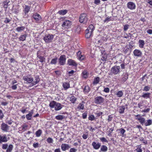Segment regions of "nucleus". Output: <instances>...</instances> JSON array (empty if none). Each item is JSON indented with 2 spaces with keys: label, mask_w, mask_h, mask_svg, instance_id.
Instances as JSON below:
<instances>
[{
  "label": "nucleus",
  "mask_w": 152,
  "mask_h": 152,
  "mask_svg": "<svg viewBox=\"0 0 152 152\" xmlns=\"http://www.w3.org/2000/svg\"><path fill=\"white\" fill-rule=\"evenodd\" d=\"M133 54L135 56L140 57L141 56L142 53L140 50L135 49L133 51Z\"/></svg>",
  "instance_id": "obj_15"
},
{
  "label": "nucleus",
  "mask_w": 152,
  "mask_h": 152,
  "mask_svg": "<svg viewBox=\"0 0 152 152\" xmlns=\"http://www.w3.org/2000/svg\"><path fill=\"white\" fill-rule=\"evenodd\" d=\"M120 67L119 66H114L113 67L111 70V72L114 75H116L120 72Z\"/></svg>",
  "instance_id": "obj_6"
},
{
  "label": "nucleus",
  "mask_w": 152,
  "mask_h": 152,
  "mask_svg": "<svg viewBox=\"0 0 152 152\" xmlns=\"http://www.w3.org/2000/svg\"><path fill=\"white\" fill-rule=\"evenodd\" d=\"M10 21V19L7 18H6L4 21V22L6 23H9Z\"/></svg>",
  "instance_id": "obj_59"
},
{
  "label": "nucleus",
  "mask_w": 152,
  "mask_h": 152,
  "mask_svg": "<svg viewBox=\"0 0 152 152\" xmlns=\"http://www.w3.org/2000/svg\"><path fill=\"white\" fill-rule=\"evenodd\" d=\"M150 93L147 92L146 93L144 94L141 96L145 98H149L150 97Z\"/></svg>",
  "instance_id": "obj_34"
},
{
  "label": "nucleus",
  "mask_w": 152,
  "mask_h": 152,
  "mask_svg": "<svg viewBox=\"0 0 152 152\" xmlns=\"http://www.w3.org/2000/svg\"><path fill=\"white\" fill-rule=\"evenodd\" d=\"M64 88L66 89H67L69 87V84L67 83H64L63 84Z\"/></svg>",
  "instance_id": "obj_36"
},
{
  "label": "nucleus",
  "mask_w": 152,
  "mask_h": 152,
  "mask_svg": "<svg viewBox=\"0 0 152 152\" xmlns=\"http://www.w3.org/2000/svg\"><path fill=\"white\" fill-rule=\"evenodd\" d=\"M124 31H126L128 29L129 27V26L128 25H124Z\"/></svg>",
  "instance_id": "obj_48"
},
{
  "label": "nucleus",
  "mask_w": 152,
  "mask_h": 152,
  "mask_svg": "<svg viewBox=\"0 0 152 152\" xmlns=\"http://www.w3.org/2000/svg\"><path fill=\"white\" fill-rule=\"evenodd\" d=\"M4 116V115L2 110L0 109V119H2Z\"/></svg>",
  "instance_id": "obj_51"
},
{
  "label": "nucleus",
  "mask_w": 152,
  "mask_h": 152,
  "mask_svg": "<svg viewBox=\"0 0 152 152\" xmlns=\"http://www.w3.org/2000/svg\"><path fill=\"white\" fill-rule=\"evenodd\" d=\"M88 119L91 121H93L94 120L95 118L94 116L93 115H91L88 118Z\"/></svg>",
  "instance_id": "obj_44"
},
{
  "label": "nucleus",
  "mask_w": 152,
  "mask_h": 152,
  "mask_svg": "<svg viewBox=\"0 0 152 152\" xmlns=\"http://www.w3.org/2000/svg\"><path fill=\"white\" fill-rule=\"evenodd\" d=\"M87 115V113L85 112L82 114V117L83 119H85L86 118Z\"/></svg>",
  "instance_id": "obj_54"
},
{
  "label": "nucleus",
  "mask_w": 152,
  "mask_h": 152,
  "mask_svg": "<svg viewBox=\"0 0 152 152\" xmlns=\"http://www.w3.org/2000/svg\"><path fill=\"white\" fill-rule=\"evenodd\" d=\"M23 79L25 81H27L28 83H30L33 81V78L32 77H29L27 76H24Z\"/></svg>",
  "instance_id": "obj_17"
},
{
  "label": "nucleus",
  "mask_w": 152,
  "mask_h": 152,
  "mask_svg": "<svg viewBox=\"0 0 152 152\" xmlns=\"http://www.w3.org/2000/svg\"><path fill=\"white\" fill-rule=\"evenodd\" d=\"M103 91L107 93L109 92L110 89L108 88H105Z\"/></svg>",
  "instance_id": "obj_52"
},
{
  "label": "nucleus",
  "mask_w": 152,
  "mask_h": 152,
  "mask_svg": "<svg viewBox=\"0 0 152 152\" xmlns=\"http://www.w3.org/2000/svg\"><path fill=\"white\" fill-rule=\"evenodd\" d=\"M39 144L37 142L34 143L33 144V146L34 148H37L39 147Z\"/></svg>",
  "instance_id": "obj_58"
},
{
  "label": "nucleus",
  "mask_w": 152,
  "mask_h": 152,
  "mask_svg": "<svg viewBox=\"0 0 152 152\" xmlns=\"http://www.w3.org/2000/svg\"><path fill=\"white\" fill-rule=\"evenodd\" d=\"M125 107L124 106H120L119 107L118 111L121 114L124 113L125 109Z\"/></svg>",
  "instance_id": "obj_22"
},
{
  "label": "nucleus",
  "mask_w": 152,
  "mask_h": 152,
  "mask_svg": "<svg viewBox=\"0 0 152 152\" xmlns=\"http://www.w3.org/2000/svg\"><path fill=\"white\" fill-rule=\"evenodd\" d=\"M53 139L50 137H49L47 139V141L49 143H52L53 142Z\"/></svg>",
  "instance_id": "obj_46"
},
{
  "label": "nucleus",
  "mask_w": 152,
  "mask_h": 152,
  "mask_svg": "<svg viewBox=\"0 0 152 152\" xmlns=\"http://www.w3.org/2000/svg\"><path fill=\"white\" fill-rule=\"evenodd\" d=\"M107 150V147L104 145H103L101 146L100 150V152L102 151V152H106Z\"/></svg>",
  "instance_id": "obj_27"
},
{
  "label": "nucleus",
  "mask_w": 152,
  "mask_h": 152,
  "mask_svg": "<svg viewBox=\"0 0 152 152\" xmlns=\"http://www.w3.org/2000/svg\"><path fill=\"white\" fill-rule=\"evenodd\" d=\"M77 98L74 96H72L71 97L70 99V101L73 103H74L76 101Z\"/></svg>",
  "instance_id": "obj_40"
},
{
  "label": "nucleus",
  "mask_w": 152,
  "mask_h": 152,
  "mask_svg": "<svg viewBox=\"0 0 152 152\" xmlns=\"http://www.w3.org/2000/svg\"><path fill=\"white\" fill-rule=\"evenodd\" d=\"M61 147L63 151H65L70 148V147L68 145L66 144H62Z\"/></svg>",
  "instance_id": "obj_16"
},
{
  "label": "nucleus",
  "mask_w": 152,
  "mask_h": 152,
  "mask_svg": "<svg viewBox=\"0 0 152 152\" xmlns=\"http://www.w3.org/2000/svg\"><path fill=\"white\" fill-rule=\"evenodd\" d=\"M42 133V132L41 130L39 129L35 133L36 136L37 137H39L40 136L41 134Z\"/></svg>",
  "instance_id": "obj_33"
},
{
  "label": "nucleus",
  "mask_w": 152,
  "mask_h": 152,
  "mask_svg": "<svg viewBox=\"0 0 152 152\" xmlns=\"http://www.w3.org/2000/svg\"><path fill=\"white\" fill-rule=\"evenodd\" d=\"M10 127L6 124L3 123H2L1 126V129L3 131L7 132L9 129Z\"/></svg>",
  "instance_id": "obj_14"
},
{
  "label": "nucleus",
  "mask_w": 152,
  "mask_h": 152,
  "mask_svg": "<svg viewBox=\"0 0 152 152\" xmlns=\"http://www.w3.org/2000/svg\"><path fill=\"white\" fill-rule=\"evenodd\" d=\"M139 46L140 48H142L145 45L144 41L143 40L140 39L139 40Z\"/></svg>",
  "instance_id": "obj_23"
},
{
  "label": "nucleus",
  "mask_w": 152,
  "mask_h": 152,
  "mask_svg": "<svg viewBox=\"0 0 152 152\" xmlns=\"http://www.w3.org/2000/svg\"><path fill=\"white\" fill-rule=\"evenodd\" d=\"M94 28V26L93 25L91 24L89 25L86 30L85 37L86 38H89L92 36Z\"/></svg>",
  "instance_id": "obj_2"
},
{
  "label": "nucleus",
  "mask_w": 152,
  "mask_h": 152,
  "mask_svg": "<svg viewBox=\"0 0 152 152\" xmlns=\"http://www.w3.org/2000/svg\"><path fill=\"white\" fill-rule=\"evenodd\" d=\"M66 60V56L65 55L61 56L58 59L59 63L61 65H64Z\"/></svg>",
  "instance_id": "obj_8"
},
{
  "label": "nucleus",
  "mask_w": 152,
  "mask_h": 152,
  "mask_svg": "<svg viewBox=\"0 0 152 152\" xmlns=\"http://www.w3.org/2000/svg\"><path fill=\"white\" fill-rule=\"evenodd\" d=\"M116 94L118 97H120L122 96L123 93L121 91H120L118 92Z\"/></svg>",
  "instance_id": "obj_41"
},
{
  "label": "nucleus",
  "mask_w": 152,
  "mask_h": 152,
  "mask_svg": "<svg viewBox=\"0 0 152 152\" xmlns=\"http://www.w3.org/2000/svg\"><path fill=\"white\" fill-rule=\"evenodd\" d=\"M49 106L51 108H54L55 110L58 111L60 110L63 107L64 105L54 101H52L50 102Z\"/></svg>",
  "instance_id": "obj_1"
},
{
  "label": "nucleus",
  "mask_w": 152,
  "mask_h": 152,
  "mask_svg": "<svg viewBox=\"0 0 152 152\" xmlns=\"http://www.w3.org/2000/svg\"><path fill=\"white\" fill-rule=\"evenodd\" d=\"M33 113V110H32L29 113L26 115V118L28 120H31Z\"/></svg>",
  "instance_id": "obj_20"
},
{
  "label": "nucleus",
  "mask_w": 152,
  "mask_h": 152,
  "mask_svg": "<svg viewBox=\"0 0 152 152\" xmlns=\"http://www.w3.org/2000/svg\"><path fill=\"white\" fill-rule=\"evenodd\" d=\"M77 149L74 148H71L70 149L69 152H76Z\"/></svg>",
  "instance_id": "obj_57"
},
{
  "label": "nucleus",
  "mask_w": 152,
  "mask_h": 152,
  "mask_svg": "<svg viewBox=\"0 0 152 152\" xmlns=\"http://www.w3.org/2000/svg\"><path fill=\"white\" fill-rule=\"evenodd\" d=\"M88 134H83L82 136V137H83V138L84 139H86L87 137H88Z\"/></svg>",
  "instance_id": "obj_61"
},
{
  "label": "nucleus",
  "mask_w": 152,
  "mask_h": 152,
  "mask_svg": "<svg viewBox=\"0 0 152 152\" xmlns=\"http://www.w3.org/2000/svg\"><path fill=\"white\" fill-rule=\"evenodd\" d=\"M90 90V88L88 86H86L83 90V91L85 93H88Z\"/></svg>",
  "instance_id": "obj_37"
},
{
  "label": "nucleus",
  "mask_w": 152,
  "mask_h": 152,
  "mask_svg": "<svg viewBox=\"0 0 152 152\" xmlns=\"http://www.w3.org/2000/svg\"><path fill=\"white\" fill-rule=\"evenodd\" d=\"M150 89V87L148 86H145L143 89V91H148Z\"/></svg>",
  "instance_id": "obj_42"
},
{
  "label": "nucleus",
  "mask_w": 152,
  "mask_h": 152,
  "mask_svg": "<svg viewBox=\"0 0 152 152\" xmlns=\"http://www.w3.org/2000/svg\"><path fill=\"white\" fill-rule=\"evenodd\" d=\"M67 12V10H59L58 12V13L60 15H64L66 14Z\"/></svg>",
  "instance_id": "obj_24"
},
{
  "label": "nucleus",
  "mask_w": 152,
  "mask_h": 152,
  "mask_svg": "<svg viewBox=\"0 0 152 152\" xmlns=\"http://www.w3.org/2000/svg\"><path fill=\"white\" fill-rule=\"evenodd\" d=\"M37 57H38L39 59V61L42 63L43 62H45V59L43 56H41L39 55H38L37 56Z\"/></svg>",
  "instance_id": "obj_31"
},
{
  "label": "nucleus",
  "mask_w": 152,
  "mask_h": 152,
  "mask_svg": "<svg viewBox=\"0 0 152 152\" xmlns=\"http://www.w3.org/2000/svg\"><path fill=\"white\" fill-rule=\"evenodd\" d=\"M100 0H95L94 3L96 4H99L100 3Z\"/></svg>",
  "instance_id": "obj_62"
},
{
  "label": "nucleus",
  "mask_w": 152,
  "mask_h": 152,
  "mask_svg": "<svg viewBox=\"0 0 152 152\" xmlns=\"http://www.w3.org/2000/svg\"><path fill=\"white\" fill-rule=\"evenodd\" d=\"M25 28V27L24 26L18 27L16 28V30L18 32H21L22 31H23Z\"/></svg>",
  "instance_id": "obj_30"
},
{
  "label": "nucleus",
  "mask_w": 152,
  "mask_h": 152,
  "mask_svg": "<svg viewBox=\"0 0 152 152\" xmlns=\"http://www.w3.org/2000/svg\"><path fill=\"white\" fill-rule=\"evenodd\" d=\"M27 35L26 34L21 35L19 38L20 41H24L26 40Z\"/></svg>",
  "instance_id": "obj_28"
},
{
  "label": "nucleus",
  "mask_w": 152,
  "mask_h": 152,
  "mask_svg": "<svg viewBox=\"0 0 152 152\" xmlns=\"http://www.w3.org/2000/svg\"><path fill=\"white\" fill-rule=\"evenodd\" d=\"M82 74L83 77L85 78H87L88 76V74L86 71H84L83 72Z\"/></svg>",
  "instance_id": "obj_35"
},
{
  "label": "nucleus",
  "mask_w": 152,
  "mask_h": 152,
  "mask_svg": "<svg viewBox=\"0 0 152 152\" xmlns=\"http://www.w3.org/2000/svg\"><path fill=\"white\" fill-rule=\"evenodd\" d=\"M138 148L136 149L137 152H142V150L141 148V146L140 145L138 146Z\"/></svg>",
  "instance_id": "obj_49"
},
{
  "label": "nucleus",
  "mask_w": 152,
  "mask_h": 152,
  "mask_svg": "<svg viewBox=\"0 0 152 152\" xmlns=\"http://www.w3.org/2000/svg\"><path fill=\"white\" fill-rule=\"evenodd\" d=\"M13 147V145L12 144H10L8 146L7 143L3 144L2 146V148L3 149H7L6 152H11Z\"/></svg>",
  "instance_id": "obj_3"
},
{
  "label": "nucleus",
  "mask_w": 152,
  "mask_h": 152,
  "mask_svg": "<svg viewBox=\"0 0 152 152\" xmlns=\"http://www.w3.org/2000/svg\"><path fill=\"white\" fill-rule=\"evenodd\" d=\"M84 107V105L82 103H80L78 107V108H79L80 109H83Z\"/></svg>",
  "instance_id": "obj_45"
},
{
  "label": "nucleus",
  "mask_w": 152,
  "mask_h": 152,
  "mask_svg": "<svg viewBox=\"0 0 152 152\" xmlns=\"http://www.w3.org/2000/svg\"><path fill=\"white\" fill-rule=\"evenodd\" d=\"M136 119L139 121L142 124L144 123H145V120L144 118L141 117L140 118H137Z\"/></svg>",
  "instance_id": "obj_25"
},
{
  "label": "nucleus",
  "mask_w": 152,
  "mask_h": 152,
  "mask_svg": "<svg viewBox=\"0 0 152 152\" xmlns=\"http://www.w3.org/2000/svg\"><path fill=\"white\" fill-rule=\"evenodd\" d=\"M110 20V18L108 17H107L104 20V22H108Z\"/></svg>",
  "instance_id": "obj_64"
},
{
  "label": "nucleus",
  "mask_w": 152,
  "mask_h": 152,
  "mask_svg": "<svg viewBox=\"0 0 152 152\" xmlns=\"http://www.w3.org/2000/svg\"><path fill=\"white\" fill-rule=\"evenodd\" d=\"M104 101V99L102 97L99 96H97L95 98L94 102L97 104H99L103 103Z\"/></svg>",
  "instance_id": "obj_7"
},
{
  "label": "nucleus",
  "mask_w": 152,
  "mask_h": 152,
  "mask_svg": "<svg viewBox=\"0 0 152 152\" xmlns=\"http://www.w3.org/2000/svg\"><path fill=\"white\" fill-rule=\"evenodd\" d=\"M40 79L38 76H36L34 78V81H33L32 84L33 85H35L37 83H38Z\"/></svg>",
  "instance_id": "obj_21"
},
{
  "label": "nucleus",
  "mask_w": 152,
  "mask_h": 152,
  "mask_svg": "<svg viewBox=\"0 0 152 152\" xmlns=\"http://www.w3.org/2000/svg\"><path fill=\"white\" fill-rule=\"evenodd\" d=\"M68 64L69 65H72L75 66H76L77 65L75 61L72 59H69L68 60Z\"/></svg>",
  "instance_id": "obj_19"
},
{
  "label": "nucleus",
  "mask_w": 152,
  "mask_h": 152,
  "mask_svg": "<svg viewBox=\"0 0 152 152\" xmlns=\"http://www.w3.org/2000/svg\"><path fill=\"white\" fill-rule=\"evenodd\" d=\"M9 137H7V136L6 134L3 135H0V143L2 142H6L10 140Z\"/></svg>",
  "instance_id": "obj_9"
},
{
  "label": "nucleus",
  "mask_w": 152,
  "mask_h": 152,
  "mask_svg": "<svg viewBox=\"0 0 152 152\" xmlns=\"http://www.w3.org/2000/svg\"><path fill=\"white\" fill-rule=\"evenodd\" d=\"M74 72V71L73 70H72L71 71L69 72H68L69 76H71L72 75Z\"/></svg>",
  "instance_id": "obj_60"
},
{
  "label": "nucleus",
  "mask_w": 152,
  "mask_h": 152,
  "mask_svg": "<svg viewBox=\"0 0 152 152\" xmlns=\"http://www.w3.org/2000/svg\"><path fill=\"white\" fill-rule=\"evenodd\" d=\"M92 145L93 148L95 149H98L101 146V144L99 143H96L95 142H93Z\"/></svg>",
  "instance_id": "obj_18"
},
{
  "label": "nucleus",
  "mask_w": 152,
  "mask_h": 152,
  "mask_svg": "<svg viewBox=\"0 0 152 152\" xmlns=\"http://www.w3.org/2000/svg\"><path fill=\"white\" fill-rule=\"evenodd\" d=\"M140 141H143V142L145 144H147V142L146 141H144V138H143L142 137H141V138H140Z\"/></svg>",
  "instance_id": "obj_56"
},
{
  "label": "nucleus",
  "mask_w": 152,
  "mask_h": 152,
  "mask_svg": "<svg viewBox=\"0 0 152 152\" xmlns=\"http://www.w3.org/2000/svg\"><path fill=\"white\" fill-rule=\"evenodd\" d=\"M127 8L130 10H134L136 8L135 4L133 2H129L127 4Z\"/></svg>",
  "instance_id": "obj_10"
},
{
  "label": "nucleus",
  "mask_w": 152,
  "mask_h": 152,
  "mask_svg": "<svg viewBox=\"0 0 152 152\" xmlns=\"http://www.w3.org/2000/svg\"><path fill=\"white\" fill-rule=\"evenodd\" d=\"M87 15L85 13L81 14L79 18V21L81 23H85L88 21V18L86 17Z\"/></svg>",
  "instance_id": "obj_5"
},
{
  "label": "nucleus",
  "mask_w": 152,
  "mask_h": 152,
  "mask_svg": "<svg viewBox=\"0 0 152 152\" xmlns=\"http://www.w3.org/2000/svg\"><path fill=\"white\" fill-rule=\"evenodd\" d=\"M128 78V75H125L122 78V80L123 81L125 82V81Z\"/></svg>",
  "instance_id": "obj_43"
},
{
  "label": "nucleus",
  "mask_w": 152,
  "mask_h": 152,
  "mask_svg": "<svg viewBox=\"0 0 152 152\" xmlns=\"http://www.w3.org/2000/svg\"><path fill=\"white\" fill-rule=\"evenodd\" d=\"M31 7L30 6L27 5H25V7L24 8L23 11L24 13L23 14L24 17H27L28 16L27 13L29 12L30 9Z\"/></svg>",
  "instance_id": "obj_11"
},
{
  "label": "nucleus",
  "mask_w": 152,
  "mask_h": 152,
  "mask_svg": "<svg viewBox=\"0 0 152 152\" xmlns=\"http://www.w3.org/2000/svg\"><path fill=\"white\" fill-rule=\"evenodd\" d=\"M32 17L35 20L36 22L38 23L39 22L41 19V17L40 15L37 13L34 14L33 15Z\"/></svg>",
  "instance_id": "obj_12"
},
{
  "label": "nucleus",
  "mask_w": 152,
  "mask_h": 152,
  "mask_svg": "<svg viewBox=\"0 0 152 152\" xmlns=\"http://www.w3.org/2000/svg\"><path fill=\"white\" fill-rule=\"evenodd\" d=\"M53 38V34H48L45 35L43 39L46 43H48L51 42Z\"/></svg>",
  "instance_id": "obj_4"
},
{
  "label": "nucleus",
  "mask_w": 152,
  "mask_h": 152,
  "mask_svg": "<svg viewBox=\"0 0 152 152\" xmlns=\"http://www.w3.org/2000/svg\"><path fill=\"white\" fill-rule=\"evenodd\" d=\"M100 140H101V141L102 142H107L108 141L104 137H103L102 138H100Z\"/></svg>",
  "instance_id": "obj_55"
},
{
  "label": "nucleus",
  "mask_w": 152,
  "mask_h": 152,
  "mask_svg": "<svg viewBox=\"0 0 152 152\" xmlns=\"http://www.w3.org/2000/svg\"><path fill=\"white\" fill-rule=\"evenodd\" d=\"M22 130H26V129H27V127H28V125H26L25 124H23V125H22Z\"/></svg>",
  "instance_id": "obj_47"
},
{
  "label": "nucleus",
  "mask_w": 152,
  "mask_h": 152,
  "mask_svg": "<svg viewBox=\"0 0 152 152\" xmlns=\"http://www.w3.org/2000/svg\"><path fill=\"white\" fill-rule=\"evenodd\" d=\"M152 121L151 120L149 119L146 121H145V125L146 126H150L152 124Z\"/></svg>",
  "instance_id": "obj_26"
},
{
  "label": "nucleus",
  "mask_w": 152,
  "mask_h": 152,
  "mask_svg": "<svg viewBox=\"0 0 152 152\" xmlns=\"http://www.w3.org/2000/svg\"><path fill=\"white\" fill-rule=\"evenodd\" d=\"M71 22L68 20H66L63 22V24L62 25V26L63 27L65 28H69L71 26Z\"/></svg>",
  "instance_id": "obj_13"
},
{
  "label": "nucleus",
  "mask_w": 152,
  "mask_h": 152,
  "mask_svg": "<svg viewBox=\"0 0 152 152\" xmlns=\"http://www.w3.org/2000/svg\"><path fill=\"white\" fill-rule=\"evenodd\" d=\"M57 60V58H53L52 60L50 62V63L51 64H56Z\"/></svg>",
  "instance_id": "obj_39"
},
{
  "label": "nucleus",
  "mask_w": 152,
  "mask_h": 152,
  "mask_svg": "<svg viewBox=\"0 0 152 152\" xmlns=\"http://www.w3.org/2000/svg\"><path fill=\"white\" fill-rule=\"evenodd\" d=\"M85 58V56L83 55H82L79 57L78 58L80 61H82Z\"/></svg>",
  "instance_id": "obj_50"
},
{
  "label": "nucleus",
  "mask_w": 152,
  "mask_h": 152,
  "mask_svg": "<svg viewBox=\"0 0 152 152\" xmlns=\"http://www.w3.org/2000/svg\"><path fill=\"white\" fill-rule=\"evenodd\" d=\"M65 118V116L63 115H59L56 116L55 118L58 120H61Z\"/></svg>",
  "instance_id": "obj_29"
},
{
  "label": "nucleus",
  "mask_w": 152,
  "mask_h": 152,
  "mask_svg": "<svg viewBox=\"0 0 152 152\" xmlns=\"http://www.w3.org/2000/svg\"><path fill=\"white\" fill-rule=\"evenodd\" d=\"M120 133L122 135H123L125 132V130L124 129L122 128H121L120 129Z\"/></svg>",
  "instance_id": "obj_53"
},
{
  "label": "nucleus",
  "mask_w": 152,
  "mask_h": 152,
  "mask_svg": "<svg viewBox=\"0 0 152 152\" xmlns=\"http://www.w3.org/2000/svg\"><path fill=\"white\" fill-rule=\"evenodd\" d=\"M104 52H103V53H102V55L101 58V60L103 61H106V59L107 58V55L105 53H103Z\"/></svg>",
  "instance_id": "obj_32"
},
{
  "label": "nucleus",
  "mask_w": 152,
  "mask_h": 152,
  "mask_svg": "<svg viewBox=\"0 0 152 152\" xmlns=\"http://www.w3.org/2000/svg\"><path fill=\"white\" fill-rule=\"evenodd\" d=\"M99 77H97L94 79L93 83L94 84H97L99 83Z\"/></svg>",
  "instance_id": "obj_38"
},
{
  "label": "nucleus",
  "mask_w": 152,
  "mask_h": 152,
  "mask_svg": "<svg viewBox=\"0 0 152 152\" xmlns=\"http://www.w3.org/2000/svg\"><path fill=\"white\" fill-rule=\"evenodd\" d=\"M147 32L148 34H152V30L149 29L147 30Z\"/></svg>",
  "instance_id": "obj_63"
}]
</instances>
